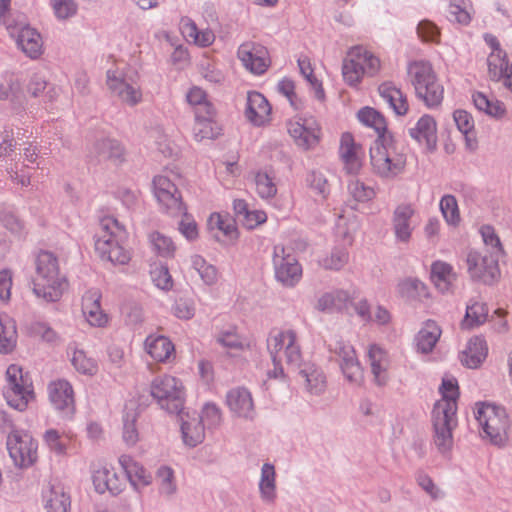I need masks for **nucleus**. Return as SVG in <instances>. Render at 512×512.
<instances>
[{"instance_id":"1","label":"nucleus","mask_w":512,"mask_h":512,"mask_svg":"<svg viewBox=\"0 0 512 512\" xmlns=\"http://www.w3.org/2000/svg\"><path fill=\"white\" fill-rule=\"evenodd\" d=\"M442 398L432 410L433 442L438 451L446 454L453 446V430L457 426V400L459 388L455 379H443L440 387Z\"/></svg>"},{"instance_id":"2","label":"nucleus","mask_w":512,"mask_h":512,"mask_svg":"<svg viewBox=\"0 0 512 512\" xmlns=\"http://www.w3.org/2000/svg\"><path fill=\"white\" fill-rule=\"evenodd\" d=\"M378 135L370 146V164L379 178L393 180L405 170L406 155L398 152L390 130H376Z\"/></svg>"},{"instance_id":"3","label":"nucleus","mask_w":512,"mask_h":512,"mask_svg":"<svg viewBox=\"0 0 512 512\" xmlns=\"http://www.w3.org/2000/svg\"><path fill=\"white\" fill-rule=\"evenodd\" d=\"M154 195L163 212L172 217L182 216L178 230L189 241L198 238V226L182 201L176 185L166 176L158 175L153 179Z\"/></svg>"},{"instance_id":"4","label":"nucleus","mask_w":512,"mask_h":512,"mask_svg":"<svg viewBox=\"0 0 512 512\" xmlns=\"http://www.w3.org/2000/svg\"><path fill=\"white\" fill-rule=\"evenodd\" d=\"M35 264L34 294L47 302L58 301L68 287L66 277L60 273L58 258L52 252L41 251Z\"/></svg>"},{"instance_id":"5","label":"nucleus","mask_w":512,"mask_h":512,"mask_svg":"<svg viewBox=\"0 0 512 512\" xmlns=\"http://www.w3.org/2000/svg\"><path fill=\"white\" fill-rule=\"evenodd\" d=\"M100 229L95 240V250L100 258L114 265L127 264L131 259V253L123 245L126 239L124 226L113 217H104L100 221Z\"/></svg>"},{"instance_id":"6","label":"nucleus","mask_w":512,"mask_h":512,"mask_svg":"<svg viewBox=\"0 0 512 512\" xmlns=\"http://www.w3.org/2000/svg\"><path fill=\"white\" fill-rule=\"evenodd\" d=\"M274 369L268 372L269 378H284L281 362L285 359L288 366L297 368L300 366L302 354L297 344V335L293 330L279 331L271 335L267 340Z\"/></svg>"},{"instance_id":"7","label":"nucleus","mask_w":512,"mask_h":512,"mask_svg":"<svg viewBox=\"0 0 512 512\" xmlns=\"http://www.w3.org/2000/svg\"><path fill=\"white\" fill-rule=\"evenodd\" d=\"M416 95L429 107L438 106L443 100L444 89L438 83L432 65L428 61H413L407 69Z\"/></svg>"},{"instance_id":"8","label":"nucleus","mask_w":512,"mask_h":512,"mask_svg":"<svg viewBox=\"0 0 512 512\" xmlns=\"http://www.w3.org/2000/svg\"><path fill=\"white\" fill-rule=\"evenodd\" d=\"M151 396L161 409L170 414H180L184 408L185 390L182 382L174 376L155 378L150 386Z\"/></svg>"},{"instance_id":"9","label":"nucleus","mask_w":512,"mask_h":512,"mask_svg":"<svg viewBox=\"0 0 512 512\" xmlns=\"http://www.w3.org/2000/svg\"><path fill=\"white\" fill-rule=\"evenodd\" d=\"M475 417L491 443L495 445L505 443L508 437L509 420L504 408L482 403L477 405Z\"/></svg>"},{"instance_id":"10","label":"nucleus","mask_w":512,"mask_h":512,"mask_svg":"<svg viewBox=\"0 0 512 512\" xmlns=\"http://www.w3.org/2000/svg\"><path fill=\"white\" fill-rule=\"evenodd\" d=\"M6 446L17 467L27 468L37 460V442L23 430L12 428L8 433Z\"/></svg>"},{"instance_id":"11","label":"nucleus","mask_w":512,"mask_h":512,"mask_svg":"<svg viewBox=\"0 0 512 512\" xmlns=\"http://www.w3.org/2000/svg\"><path fill=\"white\" fill-rule=\"evenodd\" d=\"M499 257L488 251L469 250L466 255L467 272L471 279L491 285L500 278Z\"/></svg>"},{"instance_id":"12","label":"nucleus","mask_w":512,"mask_h":512,"mask_svg":"<svg viewBox=\"0 0 512 512\" xmlns=\"http://www.w3.org/2000/svg\"><path fill=\"white\" fill-rule=\"evenodd\" d=\"M6 379L4 396L7 403L11 407L23 411L34 396L31 384L24 378L22 368L15 364L7 368Z\"/></svg>"},{"instance_id":"13","label":"nucleus","mask_w":512,"mask_h":512,"mask_svg":"<svg viewBox=\"0 0 512 512\" xmlns=\"http://www.w3.org/2000/svg\"><path fill=\"white\" fill-rule=\"evenodd\" d=\"M328 349L338 357L345 379L353 385L360 386L363 383L364 375L353 346L341 338L334 337L330 339Z\"/></svg>"},{"instance_id":"14","label":"nucleus","mask_w":512,"mask_h":512,"mask_svg":"<svg viewBox=\"0 0 512 512\" xmlns=\"http://www.w3.org/2000/svg\"><path fill=\"white\" fill-rule=\"evenodd\" d=\"M273 263L275 268V277L286 287L296 285L302 276V268L297 259L286 252L284 246L274 247Z\"/></svg>"},{"instance_id":"15","label":"nucleus","mask_w":512,"mask_h":512,"mask_svg":"<svg viewBox=\"0 0 512 512\" xmlns=\"http://www.w3.org/2000/svg\"><path fill=\"white\" fill-rule=\"evenodd\" d=\"M364 149L350 132H344L340 138L338 155L343 170L348 175H357L363 167Z\"/></svg>"},{"instance_id":"16","label":"nucleus","mask_w":512,"mask_h":512,"mask_svg":"<svg viewBox=\"0 0 512 512\" xmlns=\"http://www.w3.org/2000/svg\"><path fill=\"white\" fill-rule=\"evenodd\" d=\"M106 83L110 92L129 106H135L142 99L140 88L128 83L122 72L108 70L106 73Z\"/></svg>"},{"instance_id":"17","label":"nucleus","mask_w":512,"mask_h":512,"mask_svg":"<svg viewBox=\"0 0 512 512\" xmlns=\"http://www.w3.org/2000/svg\"><path fill=\"white\" fill-rule=\"evenodd\" d=\"M238 58L250 72L261 75L269 66V57L267 49L253 42H246L238 48Z\"/></svg>"},{"instance_id":"18","label":"nucleus","mask_w":512,"mask_h":512,"mask_svg":"<svg viewBox=\"0 0 512 512\" xmlns=\"http://www.w3.org/2000/svg\"><path fill=\"white\" fill-rule=\"evenodd\" d=\"M49 399L53 406L65 416H72L75 412L74 391L66 380H56L49 384Z\"/></svg>"},{"instance_id":"19","label":"nucleus","mask_w":512,"mask_h":512,"mask_svg":"<svg viewBox=\"0 0 512 512\" xmlns=\"http://www.w3.org/2000/svg\"><path fill=\"white\" fill-rule=\"evenodd\" d=\"M271 105L263 94L257 91L247 93L245 116L255 126H265L270 123Z\"/></svg>"},{"instance_id":"20","label":"nucleus","mask_w":512,"mask_h":512,"mask_svg":"<svg viewBox=\"0 0 512 512\" xmlns=\"http://www.w3.org/2000/svg\"><path fill=\"white\" fill-rule=\"evenodd\" d=\"M415 210L411 204L398 205L392 217L393 232L397 242L408 244L412 238L413 226L411 219Z\"/></svg>"},{"instance_id":"21","label":"nucleus","mask_w":512,"mask_h":512,"mask_svg":"<svg viewBox=\"0 0 512 512\" xmlns=\"http://www.w3.org/2000/svg\"><path fill=\"white\" fill-rule=\"evenodd\" d=\"M91 153L99 162H110L114 166H119L126 160L125 148L115 139L97 140L93 144Z\"/></svg>"},{"instance_id":"22","label":"nucleus","mask_w":512,"mask_h":512,"mask_svg":"<svg viewBox=\"0 0 512 512\" xmlns=\"http://www.w3.org/2000/svg\"><path fill=\"white\" fill-rule=\"evenodd\" d=\"M181 421L182 439L185 445L195 447L202 443L205 438V426L196 413L190 415L183 411L177 414Z\"/></svg>"},{"instance_id":"23","label":"nucleus","mask_w":512,"mask_h":512,"mask_svg":"<svg viewBox=\"0 0 512 512\" xmlns=\"http://www.w3.org/2000/svg\"><path fill=\"white\" fill-rule=\"evenodd\" d=\"M17 47L30 59H38L44 52L43 40L40 33L30 27L20 28L16 37Z\"/></svg>"},{"instance_id":"24","label":"nucleus","mask_w":512,"mask_h":512,"mask_svg":"<svg viewBox=\"0 0 512 512\" xmlns=\"http://www.w3.org/2000/svg\"><path fill=\"white\" fill-rule=\"evenodd\" d=\"M229 409L238 417L252 419L255 415L251 393L245 388H234L227 393Z\"/></svg>"},{"instance_id":"25","label":"nucleus","mask_w":512,"mask_h":512,"mask_svg":"<svg viewBox=\"0 0 512 512\" xmlns=\"http://www.w3.org/2000/svg\"><path fill=\"white\" fill-rule=\"evenodd\" d=\"M368 358L373 382L379 387H384L389 381L388 368L390 361L387 352L377 345H371Z\"/></svg>"},{"instance_id":"26","label":"nucleus","mask_w":512,"mask_h":512,"mask_svg":"<svg viewBox=\"0 0 512 512\" xmlns=\"http://www.w3.org/2000/svg\"><path fill=\"white\" fill-rule=\"evenodd\" d=\"M101 293L97 289L87 291L82 297V312L90 325L102 327L107 316L101 309Z\"/></svg>"},{"instance_id":"27","label":"nucleus","mask_w":512,"mask_h":512,"mask_svg":"<svg viewBox=\"0 0 512 512\" xmlns=\"http://www.w3.org/2000/svg\"><path fill=\"white\" fill-rule=\"evenodd\" d=\"M431 280L441 293H453L457 274L453 267L443 261H435L431 265Z\"/></svg>"},{"instance_id":"28","label":"nucleus","mask_w":512,"mask_h":512,"mask_svg":"<svg viewBox=\"0 0 512 512\" xmlns=\"http://www.w3.org/2000/svg\"><path fill=\"white\" fill-rule=\"evenodd\" d=\"M119 463L124 470L127 479L134 488H138L139 486H147L151 483V475L147 473L142 465L134 461L130 456H120Z\"/></svg>"},{"instance_id":"29","label":"nucleus","mask_w":512,"mask_h":512,"mask_svg":"<svg viewBox=\"0 0 512 512\" xmlns=\"http://www.w3.org/2000/svg\"><path fill=\"white\" fill-rule=\"evenodd\" d=\"M148 354L158 362H166L174 355V345L165 336H149L145 341Z\"/></svg>"},{"instance_id":"30","label":"nucleus","mask_w":512,"mask_h":512,"mask_svg":"<svg viewBox=\"0 0 512 512\" xmlns=\"http://www.w3.org/2000/svg\"><path fill=\"white\" fill-rule=\"evenodd\" d=\"M441 336V329L433 320L426 321L423 328L418 332L415 341L417 350L421 353H430Z\"/></svg>"},{"instance_id":"31","label":"nucleus","mask_w":512,"mask_h":512,"mask_svg":"<svg viewBox=\"0 0 512 512\" xmlns=\"http://www.w3.org/2000/svg\"><path fill=\"white\" fill-rule=\"evenodd\" d=\"M487 356L486 342L480 337L471 338L463 351L461 362L468 368H477Z\"/></svg>"},{"instance_id":"32","label":"nucleus","mask_w":512,"mask_h":512,"mask_svg":"<svg viewBox=\"0 0 512 512\" xmlns=\"http://www.w3.org/2000/svg\"><path fill=\"white\" fill-rule=\"evenodd\" d=\"M259 491L261 499L266 504H274L276 494V473L272 464L265 463L261 469V478L259 482Z\"/></svg>"},{"instance_id":"33","label":"nucleus","mask_w":512,"mask_h":512,"mask_svg":"<svg viewBox=\"0 0 512 512\" xmlns=\"http://www.w3.org/2000/svg\"><path fill=\"white\" fill-rule=\"evenodd\" d=\"M488 307L486 303L471 301L466 306V313L460 323L462 329L471 330L484 324L488 318Z\"/></svg>"},{"instance_id":"34","label":"nucleus","mask_w":512,"mask_h":512,"mask_svg":"<svg viewBox=\"0 0 512 512\" xmlns=\"http://www.w3.org/2000/svg\"><path fill=\"white\" fill-rule=\"evenodd\" d=\"M378 91L381 97L390 105L397 115H404L408 110L406 97L400 89L392 85V83H382Z\"/></svg>"},{"instance_id":"35","label":"nucleus","mask_w":512,"mask_h":512,"mask_svg":"<svg viewBox=\"0 0 512 512\" xmlns=\"http://www.w3.org/2000/svg\"><path fill=\"white\" fill-rule=\"evenodd\" d=\"M45 498L48 512H67L70 508V496L60 483L51 484Z\"/></svg>"},{"instance_id":"36","label":"nucleus","mask_w":512,"mask_h":512,"mask_svg":"<svg viewBox=\"0 0 512 512\" xmlns=\"http://www.w3.org/2000/svg\"><path fill=\"white\" fill-rule=\"evenodd\" d=\"M17 341V329L14 319L7 314L0 315V353L11 352Z\"/></svg>"},{"instance_id":"37","label":"nucleus","mask_w":512,"mask_h":512,"mask_svg":"<svg viewBox=\"0 0 512 512\" xmlns=\"http://www.w3.org/2000/svg\"><path fill=\"white\" fill-rule=\"evenodd\" d=\"M488 74L492 81L504 79L509 71L507 54L499 47L495 48L487 58Z\"/></svg>"},{"instance_id":"38","label":"nucleus","mask_w":512,"mask_h":512,"mask_svg":"<svg viewBox=\"0 0 512 512\" xmlns=\"http://www.w3.org/2000/svg\"><path fill=\"white\" fill-rule=\"evenodd\" d=\"M299 374L306 382V388L311 394L319 395L326 389V377L323 371L314 365L301 369Z\"/></svg>"},{"instance_id":"39","label":"nucleus","mask_w":512,"mask_h":512,"mask_svg":"<svg viewBox=\"0 0 512 512\" xmlns=\"http://www.w3.org/2000/svg\"><path fill=\"white\" fill-rule=\"evenodd\" d=\"M361 63L358 55H351L350 50L348 57L343 62L342 74L344 80L351 86L357 85L365 74L364 66Z\"/></svg>"},{"instance_id":"40","label":"nucleus","mask_w":512,"mask_h":512,"mask_svg":"<svg viewBox=\"0 0 512 512\" xmlns=\"http://www.w3.org/2000/svg\"><path fill=\"white\" fill-rule=\"evenodd\" d=\"M398 291L401 297L407 300H421L429 296L427 286L418 279H406L400 282Z\"/></svg>"},{"instance_id":"41","label":"nucleus","mask_w":512,"mask_h":512,"mask_svg":"<svg viewBox=\"0 0 512 512\" xmlns=\"http://www.w3.org/2000/svg\"><path fill=\"white\" fill-rule=\"evenodd\" d=\"M254 183L256 192L262 199H272L277 194V186L274 178L266 171H257L254 173Z\"/></svg>"},{"instance_id":"42","label":"nucleus","mask_w":512,"mask_h":512,"mask_svg":"<svg viewBox=\"0 0 512 512\" xmlns=\"http://www.w3.org/2000/svg\"><path fill=\"white\" fill-rule=\"evenodd\" d=\"M473 102L478 110L484 111L490 116L501 117L505 113V106L501 101L491 100L482 92L473 94Z\"/></svg>"},{"instance_id":"43","label":"nucleus","mask_w":512,"mask_h":512,"mask_svg":"<svg viewBox=\"0 0 512 512\" xmlns=\"http://www.w3.org/2000/svg\"><path fill=\"white\" fill-rule=\"evenodd\" d=\"M359 122L369 128H387L384 115L373 107L365 106L357 112Z\"/></svg>"},{"instance_id":"44","label":"nucleus","mask_w":512,"mask_h":512,"mask_svg":"<svg viewBox=\"0 0 512 512\" xmlns=\"http://www.w3.org/2000/svg\"><path fill=\"white\" fill-rule=\"evenodd\" d=\"M149 240L156 253L164 258H172L175 255L176 246L172 239L160 232H153Z\"/></svg>"},{"instance_id":"45","label":"nucleus","mask_w":512,"mask_h":512,"mask_svg":"<svg viewBox=\"0 0 512 512\" xmlns=\"http://www.w3.org/2000/svg\"><path fill=\"white\" fill-rule=\"evenodd\" d=\"M28 92L33 97L42 96L44 101H53L57 92L55 87L49 85L44 78L35 75L28 84Z\"/></svg>"},{"instance_id":"46","label":"nucleus","mask_w":512,"mask_h":512,"mask_svg":"<svg viewBox=\"0 0 512 512\" xmlns=\"http://www.w3.org/2000/svg\"><path fill=\"white\" fill-rule=\"evenodd\" d=\"M192 267L198 272L201 279L207 285H213L218 280L217 269L208 264L204 258L199 255H194L191 257Z\"/></svg>"},{"instance_id":"47","label":"nucleus","mask_w":512,"mask_h":512,"mask_svg":"<svg viewBox=\"0 0 512 512\" xmlns=\"http://www.w3.org/2000/svg\"><path fill=\"white\" fill-rule=\"evenodd\" d=\"M208 225L211 229L217 228L222 231L223 234L231 240L238 237V231L234 219L223 217L219 213H214L210 216Z\"/></svg>"},{"instance_id":"48","label":"nucleus","mask_w":512,"mask_h":512,"mask_svg":"<svg viewBox=\"0 0 512 512\" xmlns=\"http://www.w3.org/2000/svg\"><path fill=\"white\" fill-rule=\"evenodd\" d=\"M440 210L446 222L450 225H457L460 222V213L455 196L444 195L440 200Z\"/></svg>"},{"instance_id":"49","label":"nucleus","mask_w":512,"mask_h":512,"mask_svg":"<svg viewBox=\"0 0 512 512\" xmlns=\"http://www.w3.org/2000/svg\"><path fill=\"white\" fill-rule=\"evenodd\" d=\"M156 479L159 484V491L165 496H171L176 492V483L174 472L168 466H161L156 473Z\"/></svg>"},{"instance_id":"50","label":"nucleus","mask_w":512,"mask_h":512,"mask_svg":"<svg viewBox=\"0 0 512 512\" xmlns=\"http://www.w3.org/2000/svg\"><path fill=\"white\" fill-rule=\"evenodd\" d=\"M295 144L303 149L308 150L314 148L320 140V134L315 133L316 130H288Z\"/></svg>"},{"instance_id":"51","label":"nucleus","mask_w":512,"mask_h":512,"mask_svg":"<svg viewBox=\"0 0 512 512\" xmlns=\"http://www.w3.org/2000/svg\"><path fill=\"white\" fill-rule=\"evenodd\" d=\"M480 233L485 246L490 248V250H487L488 253L500 258L504 254V249L494 228L490 225H484L481 227Z\"/></svg>"},{"instance_id":"52","label":"nucleus","mask_w":512,"mask_h":512,"mask_svg":"<svg viewBox=\"0 0 512 512\" xmlns=\"http://www.w3.org/2000/svg\"><path fill=\"white\" fill-rule=\"evenodd\" d=\"M351 55H358L362 66H364L365 74L374 76L380 68V60L365 50L363 47L357 46L351 49Z\"/></svg>"},{"instance_id":"53","label":"nucleus","mask_w":512,"mask_h":512,"mask_svg":"<svg viewBox=\"0 0 512 512\" xmlns=\"http://www.w3.org/2000/svg\"><path fill=\"white\" fill-rule=\"evenodd\" d=\"M349 260V254L345 248H334L330 255L322 259L321 265L325 269L340 270Z\"/></svg>"},{"instance_id":"54","label":"nucleus","mask_w":512,"mask_h":512,"mask_svg":"<svg viewBox=\"0 0 512 512\" xmlns=\"http://www.w3.org/2000/svg\"><path fill=\"white\" fill-rule=\"evenodd\" d=\"M136 420L137 414L135 411L126 412L123 418V440L129 446L135 445L139 439Z\"/></svg>"},{"instance_id":"55","label":"nucleus","mask_w":512,"mask_h":512,"mask_svg":"<svg viewBox=\"0 0 512 512\" xmlns=\"http://www.w3.org/2000/svg\"><path fill=\"white\" fill-rule=\"evenodd\" d=\"M71 362L74 368L82 374L94 375L97 372L95 361L87 357L82 350L74 351Z\"/></svg>"},{"instance_id":"56","label":"nucleus","mask_w":512,"mask_h":512,"mask_svg":"<svg viewBox=\"0 0 512 512\" xmlns=\"http://www.w3.org/2000/svg\"><path fill=\"white\" fill-rule=\"evenodd\" d=\"M351 196L358 202H367L374 198L375 191L360 180H353L348 185Z\"/></svg>"},{"instance_id":"57","label":"nucleus","mask_w":512,"mask_h":512,"mask_svg":"<svg viewBox=\"0 0 512 512\" xmlns=\"http://www.w3.org/2000/svg\"><path fill=\"white\" fill-rule=\"evenodd\" d=\"M447 18L460 24H468L470 15L466 11L464 0H449V11Z\"/></svg>"},{"instance_id":"58","label":"nucleus","mask_w":512,"mask_h":512,"mask_svg":"<svg viewBox=\"0 0 512 512\" xmlns=\"http://www.w3.org/2000/svg\"><path fill=\"white\" fill-rule=\"evenodd\" d=\"M195 119L198 124L205 125V124H216V117L217 112L214 108L213 104L209 101L202 104L201 106H198L194 110Z\"/></svg>"},{"instance_id":"59","label":"nucleus","mask_w":512,"mask_h":512,"mask_svg":"<svg viewBox=\"0 0 512 512\" xmlns=\"http://www.w3.org/2000/svg\"><path fill=\"white\" fill-rule=\"evenodd\" d=\"M298 66L301 74L313 85L318 99L324 98V90L321 83L314 77L310 61L307 58L298 59Z\"/></svg>"},{"instance_id":"60","label":"nucleus","mask_w":512,"mask_h":512,"mask_svg":"<svg viewBox=\"0 0 512 512\" xmlns=\"http://www.w3.org/2000/svg\"><path fill=\"white\" fill-rule=\"evenodd\" d=\"M437 130H410V136L419 144L425 145L428 151H434L437 146Z\"/></svg>"},{"instance_id":"61","label":"nucleus","mask_w":512,"mask_h":512,"mask_svg":"<svg viewBox=\"0 0 512 512\" xmlns=\"http://www.w3.org/2000/svg\"><path fill=\"white\" fill-rule=\"evenodd\" d=\"M418 485L433 499L438 500L444 496L443 491L433 482L430 476L419 472L416 477Z\"/></svg>"},{"instance_id":"62","label":"nucleus","mask_w":512,"mask_h":512,"mask_svg":"<svg viewBox=\"0 0 512 512\" xmlns=\"http://www.w3.org/2000/svg\"><path fill=\"white\" fill-rule=\"evenodd\" d=\"M201 423H206L208 428H213L221 423V412L215 404H206L202 410L201 415H198Z\"/></svg>"},{"instance_id":"63","label":"nucleus","mask_w":512,"mask_h":512,"mask_svg":"<svg viewBox=\"0 0 512 512\" xmlns=\"http://www.w3.org/2000/svg\"><path fill=\"white\" fill-rule=\"evenodd\" d=\"M417 33L424 41L438 42L440 37L439 28L429 20H422L417 26Z\"/></svg>"},{"instance_id":"64","label":"nucleus","mask_w":512,"mask_h":512,"mask_svg":"<svg viewBox=\"0 0 512 512\" xmlns=\"http://www.w3.org/2000/svg\"><path fill=\"white\" fill-rule=\"evenodd\" d=\"M151 277L155 285L162 290H169L173 286V281L166 266L156 267L151 271Z\"/></svg>"}]
</instances>
